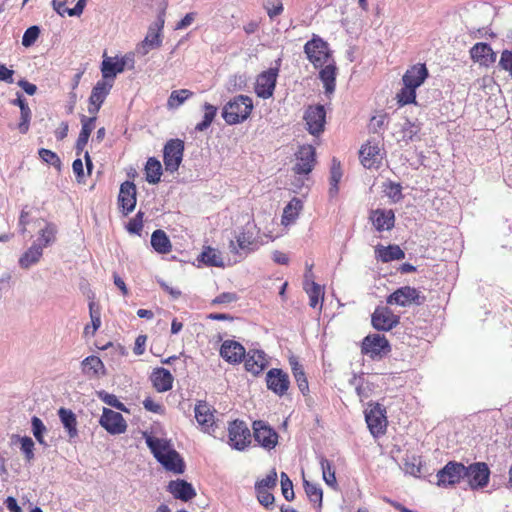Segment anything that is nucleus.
I'll list each match as a JSON object with an SVG mask.
<instances>
[{"label":"nucleus","instance_id":"a18cd8bd","mask_svg":"<svg viewBox=\"0 0 512 512\" xmlns=\"http://www.w3.org/2000/svg\"><path fill=\"white\" fill-rule=\"evenodd\" d=\"M57 233V227L53 223H46L45 227L41 229L38 239L35 243H40L43 249L55 241V235Z\"/></svg>","mask_w":512,"mask_h":512},{"label":"nucleus","instance_id":"0eeeda50","mask_svg":"<svg viewBox=\"0 0 512 512\" xmlns=\"http://www.w3.org/2000/svg\"><path fill=\"white\" fill-rule=\"evenodd\" d=\"M184 142L180 139H170L163 148V161L166 171L176 172L183 160Z\"/></svg>","mask_w":512,"mask_h":512},{"label":"nucleus","instance_id":"6e6552de","mask_svg":"<svg viewBox=\"0 0 512 512\" xmlns=\"http://www.w3.org/2000/svg\"><path fill=\"white\" fill-rule=\"evenodd\" d=\"M385 413V408L378 403L370 405V407L365 411L367 426L374 437L382 435L386 431L387 418Z\"/></svg>","mask_w":512,"mask_h":512},{"label":"nucleus","instance_id":"6ab92c4d","mask_svg":"<svg viewBox=\"0 0 512 512\" xmlns=\"http://www.w3.org/2000/svg\"><path fill=\"white\" fill-rule=\"evenodd\" d=\"M266 384L269 390L283 396L289 388L290 381L288 375L281 369L272 368L266 374Z\"/></svg>","mask_w":512,"mask_h":512},{"label":"nucleus","instance_id":"4d7b16f0","mask_svg":"<svg viewBox=\"0 0 512 512\" xmlns=\"http://www.w3.org/2000/svg\"><path fill=\"white\" fill-rule=\"evenodd\" d=\"M143 216L142 211H138L137 214L128 222L126 229L131 234L140 235L143 229Z\"/></svg>","mask_w":512,"mask_h":512},{"label":"nucleus","instance_id":"393cba45","mask_svg":"<svg viewBox=\"0 0 512 512\" xmlns=\"http://www.w3.org/2000/svg\"><path fill=\"white\" fill-rule=\"evenodd\" d=\"M428 70L425 64L418 63L410 67L403 75V84L417 89L428 77Z\"/></svg>","mask_w":512,"mask_h":512},{"label":"nucleus","instance_id":"bb28decb","mask_svg":"<svg viewBox=\"0 0 512 512\" xmlns=\"http://www.w3.org/2000/svg\"><path fill=\"white\" fill-rule=\"evenodd\" d=\"M319 78L325 89V94L330 95L335 91L337 67L335 60H331L323 67H319Z\"/></svg>","mask_w":512,"mask_h":512},{"label":"nucleus","instance_id":"c85d7f7f","mask_svg":"<svg viewBox=\"0 0 512 512\" xmlns=\"http://www.w3.org/2000/svg\"><path fill=\"white\" fill-rule=\"evenodd\" d=\"M376 258L383 263L405 258V252L398 245L382 246L378 245L375 249Z\"/></svg>","mask_w":512,"mask_h":512},{"label":"nucleus","instance_id":"9d476101","mask_svg":"<svg viewBox=\"0 0 512 512\" xmlns=\"http://www.w3.org/2000/svg\"><path fill=\"white\" fill-rule=\"evenodd\" d=\"M390 350L389 342L384 335L371 334L363 339L362 352L373 359L387 355Z\"/></svg>","mask_w":512,"mask_h":512},{"label":"nucleus","instance_id":"a19ab883","mask_svg":"<svg viewBox=\"0 0 512 512\" xmlns=\"http://www.w3.org/2000/svg\"><path fill=\"white\" fill-rule=\"evenodd\" d=\"M203 109L205 112L203 119L195 126V131L197 132H203L207 130L217 115V107L208 102L203 104Z\"/></svg>","mask_w":512,"mask_h":512},{"label":"nucleus","instance_id":"473e14b6","mask_svg":"<svg viewBox=\"0 0 512 512\" xmlns=\"http://www.w3.org/2000/svg\"><path fill=\"white\" fill-rule=\"evenodd\" d=\"M43 255V246L40 243H33L32 246L25 251L19 259V265L23 269H28L32 265L39 262Z\"/></svg>","mask_w":512,"mask_h":512},{"label":"nucleus","instance_id":"37998d69","mask_svg":"<svg viewBox=\"0 0 512 512\" xmlns=\"http://www.w3.org/2000/svg\"><path fill=\"white\" fill-rule=\"evenodd\" d=\"M88 306H89V314H90V318H91L92 327L87 325L84 328V333L86 335H89V334L94 335L95 332L101 326V313H100L99 307L97 306V304L94 301H90Z\"/></svg>","mask_w":512,"mask_h":512},{"label":"nucleus","instance_id":"8fccbe9b","mask_svg":"<svg viewBox=\"0 0 512 512\" xmlns=\"http://www.w3.org/2000/svg\"><path fill=\"white\" fill-rule=\"evenodd\" d=\"M97 397L103 401L105 404L114 407L120 411H127L126 406L119 401V399L114 394H110L105 390H100L96 392Z\"/></svg>","mask_w":512,"mask_h":512},{"label":"nucleus","instance_id":"5fc2aeb1","mask_svg":"<svg viewBox=\"0 0 512 512\" xmlns=\"http://www.w3.org/2000/svg\"><path fill=\"white\" fill-rule=\"evenodd\" d=\"M281 478V490L282 495L287 501H292L295 497L294 491H293V483L288 477V475L285 472H281L280 474Z\"/></svg>","mask_w":512,"mask_h":512},{"label":"nucleus","instance_id":"f3484780","mask_svg":"<svg viewBox=\"0 0 512 512\" xmlns=\"http://www.w3.org/2000/svg\"><path fill=\"white\" fill-rule=\"evenodd\" d=\"M195 418L204 433L214 434L217 428L214 412L215 410L205 401H199L194 409Z\"/></svg>","mask_w":512,"mask_h":512},{"label":"nucleus","instance_id":"f704fd0d","mask_svg":"<svg viewBox=\"0 0 512 512\" xmlns=\"http://www.w3.org/2000/svg\"><path fill=\"white\" fill-rule=\"evenodd\" d=\"M197 260L206 266L223 267L224 263L221 253L210 246L204 247L203 251L197 257Z\"/></svg>","mask_w":512,"mask_h":512},{"label":"nucleus","instance_id":"aec40b11","mask_svg":"<svg viewBox=\"0 0 512 512\" xmlns=\"http://www.w3.org/2000/svg\"><path fill=\"white\" fill-rule=\"evenodd\" d=\"M469 53L474 62L484 67H490L497 59V54L493 51L492 47L484 42L474 44Z\"/></svg>","mask_w":512,"mask_h":512},{"label":"nucleus","instance_id":"39448f33","mask_svg":"<svg viewBox=\"0 0 512 512\" xmlns=\"http://www.w3.org/2000/svg\"><path fill=\"white\" fill-rule=\"evenodd\" d=\"M466 466L461 462L449 461L437 474L436 485L441 488H450L465 480Z\"/></svg>","mask_w":512,"mask_h":512},{"label":"nucleus","instance_id":"1a4fd4ad","mask_svg":"<svg viewBox=\"0 0 512 512\" xmlns=\"http://www.w3.org/2000/svg\"><path fill=\"white\" fill-rule=\"evenodd\" d=\"M229 444L236 450L245 449L250 444L251 433L244 421L234 420L228 427Z\"/></svg>","mask_w":512,"mask_h":512},{"label":"nucleus","instance_id":"49530a36","mask_svg":"<svg viewBox=\"0 0 512 512\" xmlns=\"http://www.w3.org/2000/svg\"><path fill=\"white\" fill-rule=\"evenodd\" d=\"M193 92L188 89H179L171 92L167 105L169 108H178L182 105L187 99L192 97Z\"/></svg>","mask_w":512,"mask_h":512},{"label":"nucleus","instance_id":"2eb2a0df","mask_svg":"<svg viewBox=\"0 0 512 512\" xmlns=\"http://www.w3.org/2000/svg\"><path fill=\"white\" fill-rule=\"evenodd\" d=\"M99 424L110 434H122L127 429V424L122 414L109 408H103Z\"/></svg>","mask_w":512,"mask_h":512},{"label":"nucleus","instance_id":"603ef678","mask_svg":"<svg viewBox=\"0 0 512 512\" xmlns=\"http://www.w3.org/2000/svg\"><path fill=\"white\" fill-rule=\"evenodd\" d=\"M277 485V472L272 469L268 475L255 483V490L273 489Z\"/></svg>","mask_w":512,"mask_h":512},{"label":"nucleus","instance_id":"bf43d9fd","mask_svg":"<svg viewBox=\"0 0 512 512\" xmlns=\"http://www.w3.org/2000/svg\"><path fill=\"white\" fill-rule=\"evenodd\" d=\"M40 35V28L36 25L29 27L23 34L22 45L24 47L32 46Z\"/></svg>","mask_w":512,"mask_h":512},{"label":"nucleus","instance_id":"0e129e2a","mask_svg":"<svg viewBox=\"0 0 512 512\" xmlns=\"http://www.w3.org/2000/svg\"><path fill=\"white\" fill-rule=\"evenodd\" d=\"M246 86V77L244 75H233L229 79L228 89L231 91H239L244 89Z\"/></svg>","mask_w":512,"mask_h":512},{"label":"nucleus","instance_id":"e433bc0d","mask_svg":"<svg viewBox=\"0 0 512 512\" xmlns=\"http://www.w3.org/2000/svg\"><path fill=\"white\" fill-rule=\"evenodd\" d=\"M379 152L380 149L376 144L372 145L368 142L363 145L359 151V157L362 165L366 168H371L374 165Z\"/></svg>","mask_w":512,"mask_h":512},{"label":"nucleus","instance_id":"c03bdc74","mask_svg":"<svg viewBox=\"0 0 512 512\" xmlns=\"http://www.w3.org/2000/svg\"><path fill=\"white\" fill-rule=\"evenodd\" d=\"M303 485L306 495L309 498L310 502L313 503L314 505H317L318 507H321L323 491L320 488V486L318 484L311 483L305 479L303 481Z\"/></svg>","mask_w":512,"mask_h":512},{"label":"nucleus","instance_id":"79ce46f5","mask_svg":"<svg viewBox=\"0 0 512 512\" xmlns=\"http://www.w3.org/2000/svg\"><path fill=\"white\" fill-rule=\"evenodd\" d=\"M302 208V201L298 198H293L284 208L282 222L284 224L293 222L298 217Z\"/></svg>","mask_w":512,"mask_h":512},{"label":"nucleus","instance_id":"3c124183","mask_svg":"<svg viewBox=\"0 0 512 512\" xmlns=\"http://www.w3.org/2000/svg\"><path fill=\"white\" fill-rule=\"evenodd\" d=\"M32 433L36 440L44 446H47L44 440V434L47 432V428L43 421L37 416H33L31 419Z\"/></svg>","mask_w":512,"mask_h":512},{"label":"nucleus","instance_id":"dca6fc26","mask_svg":"<svg viewBox=\"0 0 512 512\" xmlns=\"http://www.w3.org/2000/svg\"><path fill=\"white\" fill-rule=\"evenodd\" d=\"M326 111L323 105L309 106L304 114L307 130L316 136L324 131Z\"/></svg>","mask_w":512,"mask_h":512},{"label":"nucleus","instance_id":"f03ea898","mask_svg":"<svg viewBox=\"0 0 512 512\" xmlns=\"http://www.w3.org/2000/svg\"><path fill=\"white\" fill-rule=\"evenodd\" d=\"M252 110V99L246 95H238L224 105L222 117L228 125H236L244 122Z\"/></svg>","mask_w":512,"mask_h":512},{"label":"nucleus","instance_id":"338daca9","mask_svg":"<svg viewBox=\"0 0 512 512\" xmlns=\"http://www.w3.org/2000/svg\"><path fill=\"white\" fill-rule=\"evenodd\" d=\"M238 300V296L233 292H223L215 297L212 301L213 304H229Z\"/></svg>","mask_w":512,"mask_h":512},{"label":"nucleus","instance_id":"f257e3e1","mask_svg":"<svg viewBox=\"0 0 512 512\" xmlns=\"http://www.w3.org/2000/svg\"><path fill=\"white\" fill-rule=\"evenodd\" d=\"M145 442L154 458L167 470L175 474H183L185 462L174 449L170 440L158 438L144 433Z\"/></svg>","mask_w":512,"mask_h":512},{"label":"nucleus","instance_id":"412c9836","mask_svg":"<svg viewBox=\"0 0 512 512\" xmlns=\"http://www.w3.org/2000/svg\"><path fill=\"white\" fill-rule=\"evenodd\" d=\"M118 203L124 215H128L136 206V186L131 181H125L120 186Z\"/></svg>","mask_w":512,"mask_h":512},{"label":"nucleus","instance_id":"4be33fe9","mask_svg":"<svg viewBox=\"0 0 512 512\" xmlns=\"http://www.w3.org/2000/svg\"><path fill=\"white\" fill-rule=\"evenodd\" d=\"M315 149L311 145L302 146L296 154L294 171L296 174H308L312 171L315 163Z\"/></svg>","mask_w":512,"mask_h":512},{"label":"nucleus","instance_id":"cd10ccee","mask_svg":"<svg viewBox=\"0 0 512 512\" xmlns=\"http://www.w3.org/2000/svg\"><path fill=\"white\" fill-rule=\"evenodd\" d=\"M244 359L245 369L254 375H259L267 365L265 353L261 350H250Z\"/></svg>","mask_w":512,"mask_h":512},{"label":"nucleus","instance_id":"72a5a7b5","mask_svg":"<svg viewBox=\"0 0 512 512\" xmlns=\"http://www.w3.org/2000/svg\"><path fill=\"white\" fill-rule=\"evenodd\" d=\"M112 86L113 83L107 81L106 79L98 81L93 87L89 97L90 104L102 105Z\"/></svg>","mask_w":512,"mask_h":512},{"label":"nucleus","instance_id":"a211bd4d","mask_svg":"<svg viewBox=\"0 0 512 512\" xmlns=\"http://www.w3.org/2000/svg\"><path fill=\"white\" fill-rule=\"evenodd\" d=\"M254 439L265 449H273L278 443V434L263 421L253 423Z\"/></svg>","mask_w":512,"mask_h":512},{"label":"nucleus","instance_id":"ddd939ff","mask_svg":"<svg viewBox=\"0 0 512 512\" xmlns=\"http://www.w3.org/2000/svg\"><path fill=\"white\" fill-rule=\"evenodd\" d=\"M235 239V241L231 240L229 244L230 251L235 254L247 255L254 251L257 246V241L254 233L249 229V224L235 236Z\"/></svg>","mask_w":512,"mask_h":512},{"label":"nucleus","instance_id":"69168bd1","mask_svg":"<svg viewBox=\"0 0 512 512\" xmlns=\"http://www.w3.org/2000/svg\"><path fill=\"white\" fill-rule=\"evenodd\" d=\"M256 493L257 499L262 506L268 508L273 505L275 498L268 490H256Z\"/></svg>","mask_w":512,"mask_h":512},{"label":"nucleus","instance_id":"e2e57ef3","mask_svg":"<svg viewBox=\"0 0 512 512\" xmlns=\"http://www.w3.org/2000/svg\"><path fill=\"white\" fill-rule=\"evenodd\" d=\"M498 65L502 70L507 71L512 78V51L504 50L501 53Z\"/></svg>","mask_w":512,"mask_h":512},{"label":"nucleus","instance_id":"20e7f679","mask_svg":"<svg viewBox=\"0 0 512 512\" xmlns=\"http://www.w3.org/2000/svg\"><path fill=\"white\" fill-rule=\"evenodd\" d=\"M304 53L314 68L323 67L325 63L334 60L329 44L320 36L314 34L304 45Z\"/></svg>","mask_w":512,"mask_h":512},{"label":"nucleus","instance_id":"c9c22d12","mask_svg":"<svg viewBox=\"0 0 512 512\" xmlns=\"http://www.w3.org/2000/svg\"><path fill=\"white\" fill-rule=\"evenodd\" d=\"M151 245L160 254H167L171 251V242L163 230H155L151 235Z\"/></svg>","mask_w":512,"mask_h":512},{"label":"nucleus","instance_id":"680f3d73","mask_svg":"<svg viewBox=\"0 0 512 512\" xmlns=\"http://www.w3.org/2000/svg\"><path fill=\"white\" fill-rule=\"evenodd\" d=\"M20 114H21V117H20V122L18 124V129H19L20 133L26 134L29 130L32 113H31V110L29 107L28 108L24 107L20 111Z\"/></svg>","mask_w":512,"mask_h":512},{"label":"nucleus","instance_id":"c756f323","mask_svg":"<svg viewBox=\"0 0 512 512\" xmlns=\"http://www.w3.org/2000/svg\"><path fill=\"white\" fill-rule=\"evenodd\" d=\"M154 388L158 392H166L172 388L173 376L169 370L165 368H157L151 375Z\"/></svg>","mask_w":512,"mask_h":512},{"label":"nucleus","instance_id":"09e8293b","mask_svg":"<svg viewBox=\"0 0 512 512\" xmlns=\"http://www.w3.org/2000/svg\"><path fill=\"white\" fill-rule=\"evenodd\" d=\"M311 285L312 286L305 287L304 290L309 296V305L315 308L319 303H322L324 291L317 283H312Z\"/></svg>","mask_w":512,"mask_h":512},{"label":"nucleus","instance_id":"4468645a","mask_svg":"<svg viewBox=\"0 0 512 512\" xmlns=\"http://www.w3.org/2000/svg\"><path fill=\"white\" fill-rule=\"evenodd\" d=\"M399 322V316L395 315L388 307L378 306L371 316L372 326L378 331H390Z\"/></svg>","mask_w":512,"mask_h":512},{"label":"nucleus","instance_id":"b1692460","mask_svg":"<svg viewBox=\"0 0 512 512\" xmlns=\"http://www.w3.org/2000/svg\"><path fill=\"white\" fill-rule=\"evenodd\" d=\"M375 229L379 232L391 230L394 227L395 215L392 210H372L369 216Z\"/></svg>","mask_w":512,"mask_h":512},{"label":"nucleus","instance_id":"774afa93","mask_svg":"<svg viewBox=\"0 0 512 512\" xmlns=\"http://www.w3.org/2000/svg\"><path fill=\"white\" fill-rule=\"evenodd\" d=\"M95 122H96L95 116L87 117L85 115H82L81 116V124H82L81 132L91 135V132L95 128Z\"/></svg>","mask_w":512,"mask_h":512},{"label":"nucleus","instance_id":"4c0bfd02","mask_svg":"<svg viewBox=\"0 0 512 512\" xmlns=\"http://www.w3.org/2000/svg\"><path fill=\"white\" fill-rule=\"evenodd\" d=\"M162 175V165L159 160L151 157L145 165V178L150 184H157Z\"/></svg>","mask_w":512,"mask_h":512},{"label":"nucleus","instance_id":"423d86ee","mask_svg":"<svg viewBox=\"0 0 512 512\" xmlns=\"http://www.w3.org/2000/svg\"><path fill=\"white\" fill-rule=\"evenodd\" d=\"M426 297L420 293L416 288L411 286H403L396 289L386 298V303L389 305H398L407 307L411 305H422Z\"/></svg>","mask_w":512,"mask_h":512},{"label":"nucleus","instance_id":"7c9ffc66","mask_svg":"<svg viewBox=\"0 0 512 512\" xmlns=\"http://www.w3.org/2000/svg\"><path fill=\"white\" fill-rule=\"evenodd\" d=\"M125 66H126V61L124 58H122L118 61H113L112 58H106L102 62V67H101L102 77L104 79H106L107 81L113 83L116 75L118 73L123 72L125 69Z\"/></svg>","mask_w":512,"mask_h":512},{"label":"nucleus","instance_id":"9b49d317","mask_svg":"<svg viewBox=\"0 0 512 512\" xmlns=\"http://www.w3.org/2000/svg\"><path fill=\"white\" fill-rule=\"evenodd\" d=\"M490 470L484 462H476L466 466L465 480L471 489H478L487 486Z\"/></svg>","mask_w":512,"mask_h":512},{"label":"nucleus","instance_id":"58836bf2","mask_svg":"<svg viewBox=\"0 0 512 512\" xmlns=\"http://www.w3.org/2000/svg\"><path fill=\"white\" fill-rule=\"evenodd\" d=\"M342 178V170L341 164L336 159H332L331 169H330V188H329V196L330 198H334L337 196L339 192L338 184Z\"/></svg>","mask_w":512,"mask_h":512},{"label":"nucleus","instance_id":"7ed1b4c3","mask_svg":"<svg viewBox=\"0 0 512 512\" xmlns=\"http://www.w3.org/2000/svg\"><path fill=\"white\" fill-rule=\"evenodd\" d=\"M166 8L167 2L162 3L156 21L149 26L144 40L138 45L137 51L141 55L145 56L150 50L161 47Z\"/></svg>","mask_w":512,"mask_h":512},{"label":"nucleus","instance_id":"2f4dec72","mask_svg":"<svg viewBox=\"0 0 512 512\" xmlns=\"http://www.w3.org/2000/svg\"><path fill=\"white\" fill-rule=\"evenodd\" d=\"M60 421L68 432L69 439L72 440L78 436L77 419L75 413L67 408H60L58 410Z\"/></svg>","mask_w":512,"mask_h":512},{"label":"nucleus","instance_id":"5701e85b","mask_svg":"<svg viewBox=\"0 0 512 512\" xmlns=\"http://www.w3.org/2000/svg\"><path fill=\"white\" fill-rule=\"evenodd\" d=\"M220 356L230 364H238L244 360L246 351L239 342L225 340L220 348Z\"/></svg>","mask_w":512,"mask_h":512},{"label":"nucleus","instance_id":"f8f14e48","mask_svg":"<svg viewBox=\"0 0 512 512\" xmlns=\"http://www.w3.org/2000/svg\"><path fill=\"white\" fill-rule=\"evenodd\" d=\"M279 68H270L258 75L255 84V93L263 99L270 98L275 90Z\"/></svg>","mask_w":512,"mask_h":512},{"label":"nucleus","instance_id":"6e6d98bb","mask_svg":"<svg viewBox=\"0 0 512 512\" xmlns=\"http://www.w3.org/2000/svg\"><path fill=\"white\" fill-rule=\"evenodd\" d=\"M18 439L20 440L21 451L25 456V460L31 462L35 457L33 440L28 436L18 437Z\"/></svg>","mask_w":512,"mask_h":512},{"label":"nucleus","instance_id":"de8ad7c7","mask_svg":"<svg viewBox=\"0 0 512 512\" xmlns=\"http://www.w3.org/2000/svg\"><path fill=\"white\" fill-rule=\"evenodd\" d=\"M320 466L325 483L330 487H335L337 484V480L332 463L322 456L320 457Z\"/></svg>","mask_w":512,"mask_h":512},{"label":"nucleus","instance_id":"052dcab7","mask_svg":"<svg viewBox=\"0 0 512 512\" xmlns=\"http://www.w3.org/2000/svg\"><path fill=\"white\" fill-rule=\"evenodd\" d=\"M419 131L420 125L415 122H411L409 119H406L402 125L403 138L405 140H413Z\"/></svg>","mask_w":512,"mask_h":512},{"label":"nucleus","instance_id":"864d4df0","mask_svg":"<svg viewBox=\"0 0 512 512\" xmlns=\"http://www.w3.org/2000/svg\"><path fill=\"white\" fill-rule=\"evenodd\" d=\"M38 154L42 161L60 170L61 160L55 152L49 149L41 148L39 149Z\"/></svg>","mask_w":512,"mask_h":512},{"label":"nucleus","instance_id":"13d9d810","mask_svg":"<svg viewBox=\"0 0 512 512\" xmlns=\"http://www.w3.org/2000/svg\"><path fill=\"white\" fill-rule=\"evenodd\" d=\"M398 102L402 105L414 103L416 99V89L405 86L397 94Z\"/></svg>","mask_w":512,"mask_h":512},{"label":"nucleus","instance_id":"a878e982","mask_svg":"<svg viewBox=\"0 0 512 512\" xmlns=\"http://www.w3.org/2000/svg\"><path fill=\"white\" fill-rule=\"evenodd\" d=\"M167 488L176 499L184 502H187L196 496V491L192 484L183 479L170 481Z\"/></svg>","mask_w":512,"mask_h":512},{"label":"nucleus","instance_id":"ea45409f","mask_svg":"<svg viewBox=\"0 0 512 512\" xmlns=\"http://www.w3.org/2000/svg\"><path fill=\"white\" fill-rule=\"evenodd\" d=\"M82 369L85 374L90 377L98 376L104 372V364L97 356H88L82 361Z\"/></svg>","mask_w":512,"mask_h":512}]
</instances>
